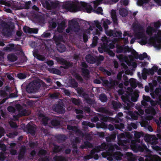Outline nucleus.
I'll use <instances>...</instances> for the list:
<instances>
[{
	"mask_svg": "<svg viewBox=\"0 0 161 161\" xmlns=\"http://www.w3.org/2000/svg\"><path fill=\"white\" fill-rule=\"evenodd\" d=\"M26 152V148L25 146H22L20 148L19 151L17 158L19 161L21 160L24 158Z\"/></svg>",
	"mask_w": 161,
	"mask_h": 161,
	"instance_id": "nucleus-15",
	"label": "nucleus"
},
{
	"mask_svg": "<svg viewBox=\"0 0 161 161\" xmlns=\"http://www.w3.org/2000/svg\"><path fill=\"white\" fill-rule=\"evenodd\" d=\"M98 38L97 36H95L93 37L92 43L91 45L92 47H94L97 46L98 43Z\"/></svg>",
	"mask_w": 161,
	"mask_h": 161,
	"instance_id": "nucleus-43",
	"label": "nucleus"
},
{
	"mask_svg": "<svg viewBox=\"0 0 161 161\" xmlns=\"http://www.w3.org/2000/svg\"><path fill=\"white\" fill-rule=\"evenodd\" d=\"M145 161H161V158L157 155L150 154L146 156Z\"/></svg>",
	"mask_w": 161,
	"mask_h": 161,
	"instance_id": "nucleus-13",
	"label": "nucleus"
},
{
	"mask_svg": "<svg viewBox=\"0 0 161 161\" xmlns=\"http://www.w3.org/2000/svg\"><path fill=\"white\" fill-rule=\"evenodd\" d=\"M106 33L108 36L110 37H116V35L115 33V31L113 30H109V31H107Z\"/></svg>",
	"mask_w": 161,
	"mask_h": 161,
	"instance_id": "nucleus-47",
	"label": "nucleus"
},
{
	"mask_svg": "<svg viewBox=\"0 0 161 161\" xmlns=\"http://www.w3.org/2000/svg\"><path fill=\"white\" fill-rule=\"evenodd\" d=\"M18 134V132L16 131L9 133L7 136L9 138H13L17 136Z\"/></svg>",
	"mask_w": 161,
	"mask_h": 161,
	"instance_id": "nucleus-54",
	"label": "nucleus"
},
{
	"mask_svg": "<svg viewBox=\"0 0 161 161\" xmlns=\"http://www.w3.org/2000/svg\"><path fill=\"white\" fill-rule=\"evenodd\" d=\"M97 110L100 113L105 114L107 115H112V113L110 112L105 108L101 107L98 108Z\"/></svg>",
	"mask_w": 161,
	"mask_h": 161,
	"instance_id": "nucleus-31",
	"label": "nucleus"
},
{
	"mask_svg": "<svg viewBox=\"0 0 161 161\" xmlns=\"http://www.w3.org/2000/svg\"><path fill=\"white\" fill-rule=\"evenodd\" d=\"M82 124L83 125L88 126L92 128L95 127V125L94 124L91 123L90 122L83 121L82 122Z\"/></svg>",
	"mask_w": 161,
	"mask_h": 161,
	"instance_id": "nucleus-53",
	"label": "nucleus"
},
{
	"mask_svg": "<svg viewBox=\"0 0 161 161\" xmlns=\"http://www.w3.org/2000/svg\"><path fill=\"white\" fill-rule=\"evenodd\" d=\"M119 14L122 17H125L127 15L128 13L127 11L125 9L122 8L119 9Z\"/></svg>",
	"mask_w": 161,
	"mask_h": 161,
	"instance_id": "nucleus-41",
	"label": "nucleus"
},
{
	"mask_svg": "<svg viewBox=\"0 0 161 161\" xmlns=\"http://www.w3.org/2000/svg\"><path fill=\"white\" fill-rule=\"evenodd\" d=\"M33 55L38 60L43 61L45 60L46 58L44 56L38 54L37 53H33Z\"/></svg>",
	"mask_w": 161,
	"mask_h": 161,
	"instance_id": "nucleus-38",
	"label": "nucleus"
},
{
	"mask_svg": "<svg viewBox=\"0 0 161 161\" xmlns=\"http://www.w3.org/2000/svg\"><path fill=\"white\" fill-rule=\"evenodd\" d=\"M26 128L27 129L28 132L31 135L34 136L35 135V130L33 126L28 124L26 126Z\"/></svg>",
	"mask_w": 161,
	"mask_h": 161,
	"instance_id": "nucleus-27",
	"label": "nucleus"
},
{
	"mask_svg": "<svg viewBox=\"0 0 161 161\" xmlns=\"http://www.w3.org/2000/svg\"><path fill=\"white\" fill-rule=\"evenodd\" d=\"M62 8L68 11L73 12H76L80 9L88 13H90L93 10L94 12L99 14L103 11L102 8L101 7H98L96 10H94L90 4L84 2L80 3V7L77 6L71 3L66 2L63 5Z\"/></svg>",
	"mask_w": 161,
	"mask_h": 161,
	"instance_id": "nucleus-1",
	"label": "nucleus"
},
{
	"mask_svg": "<svg viewBox=\"0 0 161 161\" xmlns=\"http://www.w3.org/2000/svg\"><path fill=\"white\" fill-rule=\"evenodd\" d=\"M156 32V29L153 27L148 26L146 30V32L147 35L150 36H152L154 32Z\"/></svg>",
	"mask_w": 161,
	"mask_h": 161,
	"instance_id": "nucleus-23",
	"label": "nucleus"
},
{
	"mask_svg": "<svg viewBox=\"0 0 161 161\" xmlns=\"http://www.w3.org/2000/svg\"><path fill=\"white\" fill-rule=\"evenodd\" d=\"M148 57V55L146 53H143L142 54H141L139 55L138 58L141 60H142L145 58Z\"/></svg>",
	"mask_w": 161,
	"mask_h": 161,
	"instance_id": "nucleus-62",
	"label": "nucleus"
},
{
	"mask_svg": "<svg viewBox=\"0 0 161 161\" xmlns=\"http://www.w3.org/2000/svg\"><path fill=\"white\" fill-rule=\"evenodd\" d=\"M71 102L73 104L77 106L79 105L80 103V100L75 98H72Z\"/></svg>",
	"mask_w": 161,
	"mask_h": 161,
	"instance_id": "nucleus-61",
	"label": "nucleus"
},
{
	"mask_svg": "<svg viewBox=\"0 0 161 161\" xmlns=\"http://www.w3.org/2000/svg\"><path fill=\"white\" fill-rule=\"evenodd\" d=\"M1 26L2 28V33L6 35L11 33V30L14 27V25L12 22H7L2 21L1 24Z\"/></svg>",
	"mask_w": 161,
	"mask_h": 161,
	"instance_id": "nucleus-7",
	"label": "nucleus"
},
{
	"mask_svg": "<svg viewBox=\"0 0 161 161\" xmlns=\"http://www.w3.org/2000/svg\"><path fill=\"white\" fill-rule=\"evenodd\" d=\"M111 15L114 25L117 26L118 25V19L117 18L116 12L115 10L113 9L112 10Z\"/></svg>",
	"mask_w": 161,
	"mask_h": 161,
	"instance_id": "nucleus-16",
	"label": "nucleus"
},
{
	"mask_svg": "<svg viewBox=\"0 0 161 161\" xmlns=\"http://www.w3.org/2000/svg\"><path fill=\"white\" fill-rule=\"evenodd\" d=\"M128 111V114L130 116L132 119L133 120H137L138 117L140 116V114H141L139 112L136 111L134 112Z\"/></svg>",
	"mask_w": 161,
	"mask_h": 161,
	"instance_id": "nucleus-19",
	"label": "nucleus"
},
{
	"mask_svg": "<svg viewBox=\"0 0 161 161\" xmlns=\"http://www.w3.org/2000/svg\"><path fill=\"white\" fill-rule=\"evenodd\" d=\"M113 153L114 159L115 160H121L122 159V157H124L123 154L120 152H116Z\"/></svg>",
	"mask_w": 161,
	"mask_h": 161,
	"instance_id": "nucleus-29",
	"label": "nucleus"
},
{
	"mask_svg": "<svg viewBox=\"0 0 161 161\" xmlns=\"http://www.w3.org/2000/svg\"><path fill=\"white\" fill-rule=\"evenodd\" d=\"M96 127L98 128H105L106 127V125L105 123L102 122H97L96 124Z\"/></svg>",
	"mask_w": 161,
	"mask_h": 161,
	"instance_id": "nucleus-46",
	"label": "nucleus"
},
{
	"mask_svg": "<svg viewBox=\"0 0 161 161\" xmlns=\"http://www.w3.org/2000/svg\"><path fill=\"white\" fill-rule=\"evenodd\" d=\"M71 27L73 28V31H74L75 32L79 31L80 30V26L76 22H74L73 25Z\"/></svg>",
	"mask_w": 161,
	"mask_h": 161,
	"instance_id": "nucleus-37",
	"label": "nucleus"
},
{
	"mask_svg": "<svg viewBox=\"0 0 161 161\" xmlns=\"http://www.w3.org/2000/svg\"><path fill=\"white\" fill-rule=\"evenodd\" d=\"M131 144V147L132 150L136 152H138L146 153L150 152V150L142 141L140 142V141H132Z\"/></svg>",
	"mask_w": 161,
	"mask_h": 161,
	"instance_id": "nucleus-4",
	"label": "nucleus"
},
{
	"mask_svg": "<svg viewBox=\"0 0 161 161\" xmlns=\"http://www.w3.org/2000/svg\"><path fill=\"white\" fill-rule=\"evenodd\" d=\"M51 123L53 126H58L60 124V121L57 119H53L51 120Z\"/></svg>",
	"mask_w": 161,
	"mask_h": 161,
	"instance_id": "nucleus-51",
	"label": "nucleus"
},
{
	"mask_svg": "<svg viewBox=\"0 0 161 161\" xmlns=\"http://www.w3.org/2000/svg\"><path fill=\"white\" fill-rule=\"evenodd\" d=\"M108 45L105 44L104 41H103V43L101 44V46L98 47V51L101 53H102L104 52H107L108 51Z\"/></svg>",
	"mask_w": 161,
	"mask_h": 161,
	"instance_id": "nucleus-22",
	"label": "nucleus"
},
{
	"mask_svg": "<svg viewBox=\"0 0 161 161\" xmlns=\"http://www.w3.org/2000/svg\"><path fill=\"white\" fill-rule=\"evenodd\" d=\"M106 45H107L108 46V51L110 49H113L115 47L114 45L112 42L109 43L108 41L107 40H106L104 41Z\"/></svg>",
	"mask_w": 161,
	"mask_h": 161,
	"instance_id": "nucleus-48",
	"label": "nucleus"
},
{
	"mask_svg": "<svg viewBox=\"0 0 161 161\" xmlns=\"http://www.w3.org/2000/svg\"><path fill=\"white\" fill-rule=\"evenodd\" d=\"M53 39L56 44L61 43V42L63 39V36L60 34L58 35H54L53 37Z\"/></svg>",
	"mask_w": 161,
	"mask_h": 161,
	"instance_id": "nucleus-32",
	"label": "nucleus"
},
{
	"mask_svg": "<svg viewBox=\"0 0 161 161\" xmlns=\"http://www.w3.org/2000/svg\"><path fill=\"white\" fill-rule=\"evenodd\" d=\"M141 125L142 127H144L147 129L150 132H152L153 130L152 126L149 125L148 122L146 120H143L141 123Z\"/></svg>",
	"mask_w": 161,
	"mask_h": 161,
	"instance_id": "nucleus-21",
	"label": "nucleus"
},
{
	"mask_svg": "<svg viewBox=\"0 0 161 161\" xmlns=\"http://www.w3.org/2000/svg\"><path fill=\"white\" fill-rule=\"evenodd\" d=\"M142 71L147 74V75H149L150 74L153 75L154 74V70L152 68L147 69L146 68H144L142 69Z\"/></svg>",
	"mask_w": 161,
	"mask_h": 161,
	"instance_id": "nucleus-40",
	"label": "nucleus"
},
{
	"mask_svg": "<svg viewBox=\"0 0 161 161\" xmlns=\"http://www.w3.org/2000/svg\"><path fill=\"white\" fill-rule=\"evenodd\" d=\"M17 77L20 79H23L26 77V75L23 73H18L17 75Z\"/></svg>",
	"mask_w": 161,
	"mask_h": 161,
	"instance_id": "nucleus-64",
	"label": "nucleus"
},
{
	"mask_svg": "<svg viewBox=\"0 0 161 161\" xmlns=\"http://www.w3.org/2000/svg\"><path fill=\"white\" fill-rule=\"evenodd\" d=\"M159 35L157 34H155L153 36H151L150 37V39L153 40L157 41L158 42H159L161 41V38L159 37Z\"/></svg>",
	"mask_w": 161,
	"mask_h": 161,
	"instance_id": "nucleus-45",
	"label": "nucleus"
},
{
	"mask_svg": "<svg viewBox=\"0 0 161 161\" xmlns=\"http://www.w3.org/2000/svg\"><path fill=\"white\" fill-rule=\"evenodd\" d=\"M156 142H152V148L156 151H161V147L155 145L156 144Z\"/></svg>",
	"mask_w": 161,
	"mask_h": 161,
	"instance_id": "nucleus-52",
	"label": "nucleus"
},
{
	"mask_svg": "<svg viewBox=\"0 0 161 161\" xmlns=\"http://www.w3.org/2000/svg\"><path fill=\"white\" fill-rule=\"evenodd\" d=\"M149 114L152 115H155L156 114V112L154 108L150 105H148L147 107H145L144 109V112Z\"/></svg>",
	"mask_w": 161,
	"mask_h": 161,
	"instance_id": "nucleus-17",
	"label": "nucleus"
},
{
	"mask_svg": "<svg viewBox=\"0 0 161 161\" xmlns=\"http://www.w3.org/2000/svg\"><path fill=\"white\" fill-rule=\"evenodd\" d=\"M127 135H126L123 133L118 135V144L119 145L123 146L124 144L128 143L130 142V140L127 138Z\"/></svg>",
	"mask_w": 161,
	"mask_h": 161,
	"instance_id": "nucleus-9",
	"label": "nucleus"
},
{
	"mask_svg": "<svg viewBox=\"0 0 161 161\" xmlns=\"http://www.w3.org/2000/svg\"><path fill=\"white\" fill-rule=\"evenodd\" d=\"M86 60L88 63L91 64H93L95 63L96 58L89 54L86 56Z\"/></svg>",
	"mask_w": 161,
	"mask_h": 161,
	"instance_id": "nucleus-25",
	"label": "nucleus"
},
{
	"mask_svg": "<svg viewBox=\"0 0 161 161\" xmlns=\"http://www.w3.org/2000/svg\"><path fill=\"white\" fill-rule=\"evenodd\" d=\"M48 70L51 73L60 75L61 72L59 69L54 68H50L48 69Z\"/></svg>",
	"mask_w": 161,
	"mask_h": 161,
	"instance_id": "nucleus-34",
	"label": "nucleus"
},
{
	"mask_svg": "<svg viewBox=\"0 0 161 161\" xmlns=\"http://www.w3.org/2000/svg\"><path fill=\"white\" fill-rule=\"evenodd\" d=\"M139 95L138 94L135 93L131 97V100L132 102H136L137 100Z\"/></svg>",
	"mask_w": 161,
	"mask_h": 161,
	"instance_id": "nucleus-60",
	"label": "nucleus"
},
{
	"mask_svg": "<svg viewBox=\"0 0 161 161\" xmlns=\"http://www.w3.org/2000/svg\"><path fill=\"white\" fill-rule=\"evenodd\" d=\"M39 161H67V158L62 155H56L53 159L49 158V157L45 156L43 157H40L39 159Z\"/></svg>",
	"mask_w": 161,
	"mask_h": 161,
	"instance_id": "nucleus-8",
	"label": "nucleus"
},
{
	"mask_svg": "<svg viewBox=\"0 0 161 161\" xmlns=\"http://www.w3.org/2000/svg\"><path fill=\"white\" fill-rule=\"evenodd\" d=\"M53 110L58 113L62 114L64 113L65 110L63 107L59 104H55L52 106Z\"/></svg>",
	"mask_w": 161,
	"mask_h": 161,
	"instance_id": "nucleus-11",
	"label": "nucleus"
},
{
	"mask_svg": "<svg viewBox=\"0 0 161 161\" xmlns=\"http://www.w3.org/2000/svg\"><path fill=\"white\" fill-rule=\"evenodd\" d=\"M7 58L9 61L15 62L17 60L18 57L15 54L12 53L8 55Z\"/></svg>",
	"mask_w": 161,
	"mask_h": 161,
	"instance_id": "nucleus-30",
	"label": "nucleus"
},
{
	"mask_svg": "<svg viewBox=\"0 0 161 161\" xmlns=\"http://www.w3.org/2000/svg\"><path fill=\"white\" fill-rule=\"evenodd\" d=\"M3 50L5 52L15 51H16V49L14 44L9 43L3 48Z\"/></svg>",
	"mask_w": 161,
	"mask_h": 161,
	"instance_id": "nucleus-20",
	"label": "nucleus"
},
{
	"mask_svg": "<svg viewBox=\"0 0 161 161\" xmlns=\"http://www.w3.org/2000/svg\"><path fill=\"white\" fill-rule=\"evenodd\" d=\"M82 75L84 78H88L90 77V71L87 69L82 68H81Z\"/></svg>",
	"mask_w": 161,
	"mask_h": 161,
	"instance_id": "nucleus-26",
	"label": "nucleus"
},
{
	"mask_svg": "<svg viewBox=\"0 0 161 161\" xmlns=\"http://www.w3.org/2000/svg\"><path fill=\"white\" fill-rule=\"evenodd\" d=\"M35 19L39 23L43 24L44 23V18L42 15H36Z\"/></svg>",
	"mask_w": 161,
	"mask_h": 161,
	"instance_id": "nucleus-36",
	"label": "nucleus"
},
{
	"mask_svg": "<svg viewBox=\"0 0 161 161\" xmlns=\"http://www.w3.org/2000/svg\"><path fill=\"white\" fill-rule=\"evenodd\" d=\"M51 9H55L59 6V4L58 2H51Z\"/></svg>",
	"mask_w": 161,
	"mask_h": 161,
	"instance_id": "nucleus-49",
	"label": "nucleus"
},
{
	"mask_svg": "<svg viewBox=\"0 0 161 161\" xmlns=\"http://www.w3.org/2000/svg\"><path fill=\"white\" fill-rule=\"evenodd\" d=\"M0 4L3 5L8 7L11 6V4L8 1H6L5 0H0Z\"/></svg>",
	"mask_w": 161,
	"mask_h": 161,
	"instance_id": "nucleus-59",
	"label": "nucleus"
},
{
	"mask_svg": "<svg viewBox=\"0 0 161 161\" xmlns=\"http://www.w3.org/2000/svg\"><path fill=\"white\" fill-rule=\"evenodd\" d=\"M115 81L113 79L110 80L109 83V88H114L115 86Z\"/></svg>",
	"mask_w": 161,
	"mask_h": 161,
	"instance_id": "nucleus-58",
	"label": "nucleus"
},
{
	"mask_svg": "<svg viewBox=\"0 0 161 161\" xmlns=\"http://www.w3.org/2000/svg\"><path fill=\"white\" fill-rule=\"evenodd\" d=\"M83 98L86 103L89 106H93L96 104V102L94 99L91 98L87 94H84Z\"/></svg>",
	"mask_w": 161,
	"mask_h": 161,
	"instance_id": "nucleus-12",
	"label": "nucleus"
},
{
	"mask_svg": "<svg viewBox=\"0 0 161 161\" xmlns=\"http://www.w3.org/2000/svg\"><path fill=\"white\" fill-rule=\"evenodd\" d=\"M102 155L104 158H107V159L109 161H112L114 159L113 153L109 154L108 152H106L105 153H103Z\"/></svg>",
	"mask_w": 161,
	"mask_h": 161,
	"instance_id": "nucleus-28",
	"label": "nucleus"
},
{
	"mask_svg": "<svg viewBox=\"0 0 161 161\" xmlns=\"http://www.w3.org/2000/svg\"><path fill=\"white\" fill-rule=\"evenodd\" d=\"M57 50L60 53H63L65 51L66 47L62 43L57 44Z\"/></svg>",
	"mask_w": 161,
	"mask_h": 161,
	"instance_id": "nucleus-33",
	"label": "nucleus"
},
{
	"mask_svg": "<svg viewBox=\"0 0 161 161\" xmlns=\"http://www.w3.org/2000/svg\"><path fill=\"white\" fill-rule=\"evenodd\" d=\"M121 98L123 101L122 105L116 101H112V104L114 110H117L119 108L123 107L125 110H129L131 107H134V103L130 100L129 96L122 95Z\"/></svg>",
	"mask_w": 161,
	"mask_h": 161,
	"instance_id": "nucleus-2",
	"label": "nucleus"
},
{
	"mask_svg": "<svg viewBox=\"0 0 161 161\" xmlns=\"http://www.w3.org/2000/svg\"><path fill=\"white\" fill-rule=\"evenodd\" d=\"M0 96L2 97H8V93L4 90H1L0 91Z\"/></svg>",
	"mask_w": 161,
	"mask_h": 161,
	"instance_id": "nucleus-57",
	"label": "nucleus"
},
{
	"mask_svg": "<svg viewBox=\"0 0 161 161\" xmlns=\"http://www.w3.org/2000/svg\"><path fill=\"white\" fill-rule=\"evenodd\" d=\"M135 137L137 139L140 138L141 136H145V134L144 133L142 132H137L135 131L134 133Z\"/></svg>",
	"mask_w": 161,
	"mask_h": 161,
	"instance_id": "nucleus-42",
	"label": "nucleus"
},
{
	"mask_svg": "<svg viewBox=\"0 0 161 161\" xmlns=\"http://www.w3.org/2000/svg\"><path fill=\"white\" fill-rule=\"evenodd\" d=\"M43 81L41 80H35L30 82L27 86L26 91L29 93L36 92L40 88Z\"/></svg>",
	"mask_w": 161,
	"mask_h": 161,
	"instance_id": "nucleus-6",
	"label": "nucleus"
},
{
	"mask_svg": "<svg viewBox=\"0 0 161 161\" xmlns=\"http://www.w3.org/2000/svg\"><path fill=\"white\" fill-rule=\"evenodd\" d=\"M100 119L103 121L105 122H114L118 124H115L114 125V127L117 129L121 131H123V130L124 128L125 125L123 123H119V122H122L123 119L120 118H112L109 116H105L102 115Z\"/></svg>",
	"mask_w": 161,
	"mask_h": 161,
	"instance_id": "nucleus-5",
	"label": "nucleus"
},
{
	"mask_svg": "<svg viewBox=\"0 0 161 161\" xmlns=\"http://www.w3.org/2000/svg\"><path fill=\"white\" fill-rule=\"evenodd\" d=\"M142 97L143 100L141 101V105H137L135 107L142 115L144 114V109L145 107H147L148 105L147 102L150 103L151 106L153 107L155 106L158 103L157 101H154L148 96L143 95Z\"/></svg>",
	"mask_w": 161,
	"mask_h": 161,
	"instance_id": "nucleus-3",
	"label": "nucleus"
},
{
	"mask_svg": "<svg viewBox=\"0 0 161 161\" xmlns=\"http://www.w3.org/2000/svg\"><path fill=\"white\" fill-rule=\"evenodd\" d=\"M53 146H54L53 147V153H58L61 151L63 149V147L60 146L53 144Z\"/></svg>",
	"mask_w": 161,
	"mask_h": 161,
	"instance_id": "nucleus-35",
	"label": "nucleus"
},
{
	"mask_svg": "<svg viewBox=\"0 0 161 161\" xmlns=\"http://www.w3.org/2000/svg\"><path fill=\"white\" fill-rule=\"evenodd\" d=\"M72 64L69 62L65 61L64 63L63 68L65 69H67L72 66Z\"/></svg>",
	"mask_w": 161,
	"mask_h": 161,
	"instance_id": "nucleus-50",
	"label": "nucleus"
},
{
	"mask_svg": "<svg viewBox=\"0 0 161 161\" xmlns=\"http://www.w3.org/2000/svg\"><path fill=\"white\" fill-rule=\"evenodd\" d=\"M124 157L126 158L128 161H135L136 160L135 156L131 153H127Z\"/></svg>",
	"mask_w": 161,
	"mask_h": 161,
	"instance_id": "nucleus-24",
	"label": "nucleus"
},
{
	"mask_svg": "<svg viewBox=\"0 0 161 161\" xmlns=\"http://www.w3.org/2000/svg\"><path fill=\"white\" fill-rule=\"evenodd\" d=\"M100 101L103 102H105L107 100V98L106 95L104 93L101 94L99 96Z\"/></svg>",
	"mask_w": 161,
	"mask_h": 161,
	"instance_id": "nucleus-44",
	"label": "nucleus"
},
{
	"mask_svg": "<svg viewBox=\"0 0 161 161\" xmlns=\"http://www.w3.org/2000/svg\"><path fill=\"white\" fill-rule=\"evenodd\" d=\"M66 139V136L64 134L58 135L56 136V139L59 142L64 141Z\"/></svg>",
	"mask_w": 161,
	"mask_h": 161,
	"instance_id": "nucleus-39",
	"label": "nucleus"
},
{
	"mask_svg": "<svg viewBox=\"0 0 161 161\" xmlns=\"http://www.w3.org/2000/svg\"><path fill=\"white\" fill-rule=\"evenodd\" d=\"M0 148L1 150L2 151V152L4 153L5 154L7 153L6 152V145L4 144L0 143Z\"/></svg>",
	"mask_w": 161,
	"mask_h": 161,
	"instance_id": "nucleus-56",
	"label": "nucleus"
},
{
	"mask_svg": "<svg viewBox=\"0 0 161 161\" xmlns=\"http://www.w3.org/2000/svg\"><path fill=\"white\" fill-rule=\"evenodd\" d=\"M132 26L133 30L134 31L135 34L137 32H141L140 31L143 30L142 26L139 23L133 24Z\"/></svg>",
	"mask_w": 161,
	"mask_h": 161,
	"instance_id": "nucleus-18",
	"label": "nucleus"
},
{
	"mask_svg": "<svg viewBox=\"0 0 161 161\" xmlns=\"http://www.w3.org/2000/svg\"><path fill=\"white\" fill-rule=\"evenodd\" d=\"M109 145L105 142L102 143L100 145L97 146L95 148L92 149L91 151L92 154H94L95 153H98L100 151L105 150L108 148Z\"/></svg>",
	"mask_w": 161,
	"mask_h": 161,
	"instance_id": "nucleus-10",
	"label": "nucleus"
},
{
	"mask_svg": "<svg viewBox=\"0 0 161 161\" xmlns=\"http://www.w3.org/2000/svg\"><path fill=\"white\" fill-rule=\"evenodd\" d=\"M49 119V118L46 117H44L42 118V124L45 126L47 125L48 124Z\"/></svg>",
	"mask_w": 161,
	"mask_h": 161,
	"instance_id": "nucleus-55",
	"label": "nucleus"
},
{
	"mask_svg": "<svg viewBox=\"0 0 161 161\" xmlns=\"http://www.w3.org/2000/svg\"><path fill=\"white\" fill-rule=\"evenodd\" d=\"M135 36L137 39H141L145 42L147 41V37L143 32H137L135 34Z\"/></svg>",
	"mask_w": 161,
	"mask_h": 161,
	"instance_id": "nucleus-14",
	"label": "nucleus"
},
{
	"mask_svg": "<svg viewBox=\"0 0 161 161\" xmlns=\"http://www.w3.org/2000/svg\"><path fill=\"white\" fill-rule=\"evenodd\" d=\"M70 83L73 87H76L78 86V84L74 79H71Z\"/></svg>",
	"mask_w": 161,
	"mask_h": 161,
	"instance_id": "nucleus-63",
	"label": "nucleus"
}]
</instances>
